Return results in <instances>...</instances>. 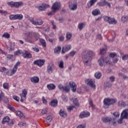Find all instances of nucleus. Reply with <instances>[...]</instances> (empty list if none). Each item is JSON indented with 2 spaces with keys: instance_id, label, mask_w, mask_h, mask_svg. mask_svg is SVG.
Here are the masks:
<instances>
[{
  "instance_id": "nucleus-32",
  "label": "nucleus",
  "mask_w": 128,
  "mask_h": 128,
  "mask_svg": "<svg viewBox=\"0 0 128 128\" xmlns=\"http://www.w3.org/2000/svg\"><path fill=\"white\" fill-rule=\"evenodd\" d=\"M10 122V117L6 116L2 120V124H4L6 122Z\"/></svg>"
},
{
  "instance_id": "nucleus-55",
  "label": "nucleus",
  "mask_w": 128,
  "mask_h": 128,
  "mask_svg": "<svg viewBox=\"0 0 128 128\" xmlns=\"http://www.w3.org/2000/svg\"><path fill=\"white\" fill-rule=\"evenodd\" d=\"M50 22L52 26V28L56 30V26L54 24V21L52 20L50 21Z\"/></svg>"
},
{
  "instance_id": "nucleus-28",
  "label": "nucleus",
  "mask_w": 128,
  "mask_h": 128,
  "mask_svg": "<svg viewBox=\"0 0 128 128\" xmlns=\"http://www.w3.org/2000/svg\"><path fill=\"white\" fill-rule=\"evenodd\" d=\"M47 88L49 90H52L56 88V86L52 84L47 85Z\"/></svg>"
},
{
  "instance_id": "nucleus-15",
  "label": "nucleus",
  "mask_w": 128,
  "mask_h": 128,
  "mask_svg": "<svg viewBox=\"0 0 128 128\" xmlns=\"http://www.w3.org/2000/svg\"><path fill=\"white\" fill-rule=\"evenodd\" d=\"M86 83L87 84L90 86L91 88H96V85L94 84V82L92 79L86 80Z\"/></svg>"
},
{
  "instance_id": "nucleus-39",
  "label": "nucleus",
  "mask_w": 128,
  "mask_h": 128,
  "mask_svg": "<svg viewBox=\"0 0 128 128\" xmlns=\"http://www.w3.org/2000/svg\"><path fill=\"white\" fill-rule=\"evenodd\" d=\"M106 52V48H102L100 49V54H104Z\"/></svg>"
},
{
  "instance_id": "nucleus-30",
  "label": "nucleus",
  "mask_w": 128,
  "mask_h": 128,
  "mask_svg": "<svg viewBox=\"0 0 128 128\" xmlns=\"http://www.w3.org/2000/svg\"><path fill=\"white\" fill-rule=\"evenodd\" d=\"M16 116H19V118H24V115L22 112H20V111H16Z\"/></svg>"
},
{
  "instance_id": "nucleus-57",
  "label": "nucleus",
  "mask_w": 128,
  "mask_h": 128,
  "mask_svg": "<svg viewBox=\"0 0 128 128\" xmlns=\"http://www.w3.org/2000/svg\"><path fill=\"white\" fill-rule=\"evenodd\" d=\"M2 100L3 102H8V99L6 97H4L3 96Z\"/></svg>"
},
{
  "instance_id": "nucleus-23",
  "label": "nucleus",
  "mask_w": 128,
  "mask_h": 128,
  "mask_svg": "<svg viewBox=\"0 0 128 128\" xmlns=\"http://www.w3.org/2000/svg\"><path fill=\"white\" fill-rule=\"evenodd\" d=\"M30 80H31L33 84H38V82H40V78L38 76H33L30 78Z\"/></svg>"
},
{
  "instance_id": "nucleus-24",
  "label": "nucleus",
  "mask_w": 128,
  "mask_h": 128,
  "mask_svg": "<svg viewBox=\"0 0 128 128\" xmlns=\"http://www.w3.org/2000/svg\"><path fill=\"white\" fill-rule=\"evenodd\" d=\"M100 14V11L99 10V9H95L94 10H93V11L92 12V14L93 16H98V14Z\"/></svg>"
},
{
  "instance_id": "nucleus-14",
  "label": "nucleus",
  "mask_w": 128,
  "mask_h": 128,
  "mask_svg": "<svg viewBox=\"0 0 128 128\" xmlns=\"http://www.w3.org/2000/svg\"><path fill=\"white\" fill-rule=\"evenodd\" d=\"M97 4H98L99 6H108L109 8H110V3H108L106 0H102L101 2H98Z\"/></svg>"
},
{
  "instance_id": "nucleus-56",
  "label": "nucleus",
  "mask_w": 128,
  "mask_h": 128,
  "mask_svg": "<svg viewBox=\"0 0 128 128\" xmlns=\"http://www.w3.org/2000/svg\"><path fill=\"white\" fill-rule=\"evenodd\" d=\"M116 78V77L114 76H111L110 78V81L109 82H114V80Z\"/></svg>"
},
{
  "instance_id": "nucleus-19",
  "label": "nucleus",
  "mask_w": 128,
  "mask_h": 128,
  "mask_svg": "<svg viewBox=\"0 0 128 128\" xmlns=\"http://www.w3.org/2000/svg\"><path fill=\"white\" fill-rule=\"evenodd\" d=\"M72 48V46L70 45H67L64 47H62V54H66V52H68Z\"/></svg>"
},
{
  "instance_id": "nucleus-7",
  "label": "nucleus",
  "mask_w": 128,
  "mask_h": 128,
  "mask_svg": "<svg viewBox=\"0 0 128 128\" xmlns=\"http://www.w3.org/2000/svg\"><path fill=\"white\" fill-rule=\"evenodd\" d=\"M8 4L11 6V8H20V6H22V4H24L22 2H8Z\"/></svg>"
},
{
  "instance_id": "nucleus-12",
  "label": "nucleus",
  "mask_w": 128,
  "mask_h": 128,
  "mask_svg": "<svg viewBox=\"0 0 128 128\" xmlns=\"http://www.w3.org/2000/svg\"><path fill=\"white\" fill-rule=\"evenodd\" d=\"M60 8V2H55L52 6V10L55 12H58Z\"/></svg>"
},
{
  "instance_id": "nucleus-58",
  "label": "nucleus",
  "mask_w": 128,
  "mask_h": 128,
  "mask_svg": "<svg viewBox=\"0 0 128 128\" xmlns=\"http://www.w3.org/2000/svg\"><path fill=\"white\" fill-rule=\"evenodd\" d=\"M122 60H128V54L124 55L122 57Z\"/></svg>"
},
{
  "instance_id": "nucleus-25",
  "label": "nucleus",
  "mask_w": 128,
  "mask_h": 128,
  "mask_svg": "<svg viewBox=\"0 0 128 128\" xmlns=\"http://www.w3.org/2000/svg\"><path fill=\"white\" fill-rule=\"evenodd\" d=\"M60 114L62 118H66V116H68V114H66V111H64V110L62 109L60 110Z\"/></svg>"
},
{
  "instance_id": "nucleus-60",
  "label": "nucleus",
  "mask_w": 128,
  "mask_h": 128,
  "mask_svg": "<svg viewBox=\"0 0 128 128\" xmlns=\"http://www.w3.org/2000/svg\"><path fill=\"white\" fill-rule=\"evenodd\" d=\"M113 115L114 116H115V118H118V116H120V113L116 112L113 113Z\"/></svg>"
},
{
  "instance_id": "nucleus-6",
  "label": "nucleus",
  "mask_w": 128,
  "mask_h": 128,
  "mask_svg": "<svg viewBox=\"0 0 128 128\" xmlns=\"http://www.w3.org/2000/svg\"><path fill=\"white\" fill-rule=\"evenodd\" d=\"M104 20L107 22L109 24H116L117 22L116 20L114 18H112L108 16H104Z\"/></svg>"
},
{
  "instance_id": "nucleus-1",
  "label": "nucleus",
  "mask_w": 128,
  "mask_h": 128,
  "mask_svg": "<svg viewBox=\"0 0 128 128\" xmlns=\"http://www.w3.org/2000/svg\"><path fill=\"white\" fill-rule=\"evenodd\" d=\"M82 56L84 64H88V62H90V60L92 59V56H94L96 54L90 50H84Z\"/></svg>"
},
{
  "instance_id": "nucleus-37",
  "label": "nucleus",
  "mask_w": 128,
  "mask_h": 128,
  "mask_svg": "<svg viewBox=\"0 0 128 128\" xmlns=\"http://www.w3.org/2000/svg\"><path fill=\"white\" fill-rule=\"evenodd\" d=\"M24 18V16L22 14H16V20H22Z\"/></svg>"
},
{
  "instance_id": "nucleus-36",
  "label": "nucleus",
  "mask_w": 128,
  "mask_h": 128,
  "mask_svg": "<svg viewBox=\"0 0 128 128\" xmlns=\"http://www.w3.org/2000/svg\"><path fill=\"white\" fill-rule=\"evenodd\" d=\"M118 106H122L123 108H124V106H126V102H124V101H120L118 103Z\"/></svg>"
},
{
  "instance_id": "nucleus-35",
  "label": "nucleus",
  "mask_w": 128,
  "mask_h": 128,
  "mask_svg": "<svg viewBox=\"0 0 128 128\" xmlns=\"http://www.w3.org/2000/svg\"><path fill=\"white\" fill-rule=\"evenodd\" d=\"M72 34L70 32H67L66 34V38L68 40H70V38H72Z\"/></svg>"
},
{
  "instance_id": "nucleus-17",
  "label": "nucleus",
  "mask_w": 128,
  "mask_h": 128,
  "mask_svg": "<svg viewBox=\"0 0 128 128\" xmlns=\"http://www.w3.org/2000/svg\"><path fill=\"white\" fill-rule=\"evenodd\" d=\"M0 54H5V56H6V58L8 60H12V58H14V55L8 54V53L2 51V50H0Z\"/></svg>"
},
{
  "instance_id": "nucleus-53",
  "label": "nucleus",
  "mask_w": 128,
  "mask_h": 128,
  "mask_svg": "<svg viewBox=\"0 0 128 128\" xmlns=\"http://www.w3.org/2000/svg\"><path fill=\"white\" fill-rule=\"evenodd\" d=\"M112 85V82H110V81H109L106 83V88H111Z\"/></svg>"
},
{
  "instance_id": "nucleus-10",
  "label": "nucleus",
  "mask_w": 128,
  "mask_h": 128,
  "mask_svg": "<svg viewBox=\"0 0 128 128\" xmlns=\"http://www.w3.org/2000/svg\"><path fill=\"white\" fill-rule=\"evenodd\" d=\"M26 94H28V90H26V89L23 90H22V94H20V96L21 98L20 102H24V100H26Z\"/></svg>"
},
{
  "instance_id": "nucleus-18",
  "label": "nucleus",
  "mask_w": 128,
  "mask_h": 128,
  "mask_svg": "<svg viewBox=\"0 0 128 128\" xmlns=\"http://www.w3.org/2000/svg\"><path fill=\"white\" fill-rule=\"evenodd\" d=\"M20 64V62H18L16 63V64L14 65V68L12 70V72H11L12 74H14L15 72H16V70H18V66Z\"/></svg>"
},
{
  "instance_id": "nucleus-33",
  "label": "nucleus",
  "mask_w": 128,
  "mask_h": 128,
  "mask_svg": "<svg viewBox=\"0 0 128 128\" xmlns=\"http://www.w3.org/2000/svg\"><path fill=\"white\" fill-rule=\"evenodd\" d=\"M61 50H62V48L60 46H58L54 48V52L55 54H60V52Z\"/></svg>"
},
{
  "instance_id": "nucleus-21",
  "label": "nucleus",
  "mask_w": 128,
  "mask_h": 128,
  "mask_svg": "<svg viewBox=\"0 0 128 128\" xmlns=\"http://www.w3.org/2000/svg\"><path fill=\"white\" fill-rule=\"evenodd\" d=\"M122 118H128V108L125 109L121 114Z\"/></svg>"
},
{
  "instance_id": "nucleus-46",
  "label": "nucleus",
  "mask_w": 128,
  "mask_h": 128,
  "mask_svg": "<svg viewBox=\"0 0 128 128\" xmlns=\"http://www.w3.org/2000/svg\"><path fill=\"white\" fill-rule=\"evenodd\" d=\"M3 38H10V35L8 32H5L4 34L2 35Z\"/></svg>"
},
{
  "instance_id": "nucleus-61",
  "label": "nucleus",
  "mask_w": 128,
  "mask_h": 128,
  "mask_svg": "<svg viewBox=\"0 0 128 128\" xmlns=\"http://www.w3.org/2000/svg\"><path fill=\"white\" fill-rule=\"evenodd\" d=\"M13 98L16 102H20V98L16 96H13Z\"/></svg>"
},
{
  "instance_id": "nucleus-51",
  "label": "nucleus",
  "mask_w": 128,
  "mask_h": 128,
  "mask_svg": "<svg viewBox=\"0 0 128 128\" xmlns=\"http://www.w3.org/2000/svg\"><path fill=\"white\" fill-rule=\"evenodd\" d=\"M8 108L9 110H12V112H16V110L14 107L8 104Z\"/></svg>"
},
{
  "instance_id": "nucleus-62",
  "label": "nucleus",
  "mask_w": 128,
  "mask_h": 128,
  "mask_svg": "<svg viewBox=\"0 0 128 128\" xmlns=\"http://www.w3.org/2000/svg\"><path fill=\"white\" fill-rule=\"evenodd\" d=\"M89 104L91 107H92V108H94V106L92 104V101L90 100H89Z\"/></svg>"
},
{
  "instance_id": "nucleus-50",
  "label": "nucleus",
  "mask_w": 128,
  "mask_h": 128,
  "mask_svg": "<svg viewBox=\"0 0 128 128\" xmlns=\"http://www.w3.org/2000/svg\"><path fill=\"white\" fill-rule=\"evenodd\" d=\"M56 12L54 10H52V12H50L48 13V16H54Z\"/></svg>"
},
{
  "instance_id": "nucleus-49",
  "label": "nucleus",
  "mask_w": 128,
  "mask_h": 128,
  "mask_svg": "<svg viewBox=\"0 0 128 128\" xmlns=\"http://www.w3.org/2000/svg\"><path fill=\"white\" fill-rule=\"evenodd\" d=\"M96 2H98V0H90V1L89 2L90 6H94V4Z\"/></svg>"
},
{
  "instance_id": "nucleus-43",
  "label": "nucleus",
  "mask_w": 128,
  "mask_h": 128,
  "mask_svg": "<svg viewBox=\"0 0 128 128\" xmlns=\"http://www.w3.org/2000/svg\"><path fill=\"white\" fill-rule=\"evenodd\" d=\"M73 102L74 104L76 105L77 106H80V104H78V98H74L73 99Z\"/></svg>"
},
{
  "instance_id": "nucleus-4",
  "label": "nucleus",
  "mask_w": 128,
  "mask_h": 128,
  "mask_svg": "<svg viewBox=\"0 0 128 128\" xmlns=\"http://www.w3.org/2000/svg\"><path fill=\"white\" fill-rule=\"evenodd\" d=\"M98 64L100 66H108L110 64V62L108 58L102 56L98 60Z\"/></svg>"
},
{
  "instance_id": "nucleus-48",
  "label": "nucleus",
  "mask_w": 128,
  "mask_h": 128,
  "mask_svg": "<svg viewBox=\"0 0 128 128\" xmlns=\"http://www.w3.org/2000/svg\"><path fill=\"white\" fill-rule=\"evenodd\" d=\"M76 54V50H72L71 52H70L69 55L70 56H74V55Z\"/></svg>"
},
{
  "instance_id": "nucleus-38",
  "label": "nucleus",
  "mask_w": 128,
  "mask_h": 128,
  "mask_svg": "<svg viewBox=\"0 0 128 128\" xmlns=\"http://www.w3.org/2000/svg\"><path fill=\"white\" fill-rule=\"evenodd\" d=\"M22 54V51L18 50L14 52V56H20V55Z\"/></svg>"
},
{
  "instance_id": "nucleus-34",
  "label": "nucleus",
  "mask_w": 128,
  "mask_h": 128,
  "mask_svg": "<svg viewBox=\"0 0 128 128\" xmlns=\"http://www.w3.org/2000/svg\"><path fill=\"white\" fill-rule=\"evenodd\" d=\"M40 42L43 48H46V40H44L40 38Z\"/></svg>"
},
{
  "instance_id": "nucleus-64",
  "label": "nucleus",
  "mask_w": 128,
  "mask_h": 128,
  "mask_svg": "<svg viewBox=\"0 0 128 128\" xmlns=\"http://www.w3.org/2000/svg\"><path fill=\"white\" fill-rule=\"evenodd\" d=\"M38 10H46L44 9V6L42 4L40 6L38 7Z\"/></svg>"
},
{
  "instance_id": "nucleus-13",
  "label": "nucleus",
  "mask_w": 128,
  "mask_h": 128,
  "mask_svg": "<svg viewBox=\"0 0 128 128\" xmlns=\"http://www.w3.org/2000/svg\"><path fill=\"white\" fill-rule=\"evenodd\" d=\"M46 61L44 60L40 59L38 60H36L34 61V64L38 66H42L44 64V62Z\"/></svg>"
},
{
  "instance_id": "nucleus-22",
  "label": "nucleus",
  "mask_w": 128,
  "mask_h": 128,
  "mask_svg": "<svg viewBox=\"0 0 128 128\" xmlns=\"http://www.w3.org/2000/svg\"><path fill=\"white\" fill-rule=\"evenodd\" d=\"M54 70V66L52 64H49L47 66V72L48 74H52Z\"/></svg>"
},
{
  "instance_id": "nucleus-29",
  "label": "nucleus",
  "mask_w": 128,
  "mask_h": 128,
  "mask_svg": "<svg viewBox=\"0 0 128 128\" xmlns=\"http://www.w3.org/2000/svg\"><path fill=\"white\" fill-rule=\"evenodd\" d=\"M50 106L53 108H56L58 106V100H52L50 102Z\"/></svg>"
},
{
  "instance_id": "nucleus-54",
  "label": "nucleus",
  "mask_w": 128,
  "mask_h": 128,
  "mask_svg": "<svg viewBox=\"0 0 128 128\" xmlns=\"http://www.w3.org/2000/svg\"><path fill=\"white\" fill-rule=\"evenodd\" d=\"M74 106H69L68 107L67 110H68V112H72V110H74Z\"/></svg>"
},
{
  "instance_id": "nucleus-52",
  "label": "nucleus",
  "mask_w": 128,
  "mask_h": 128,
  "mask_svg": "<svg viewBox=\"0 0 128 128\" xmlns=\"http://www.w3.org/2000/svg\"><path fill=\"white\" fill-rule=\"evenodd\" d=\"M44 24V22L42 20H37V26H42Z\"/></svg>"
},
{
  "instance_id": "nucleus-27",
  "label": "nucleus",
  "mask_w": 128,
  "mask_h": 128,
  "mask_svg": "<svg viewBox=\"0 0 128 128\" xmlns=\"http://www.w3.org/2000/svg\"><path fill=\"white\" fill-rule=\"evenodd\" d=\"M86 24L84 22L80 23L78 24V30H82V28H84V26H86Z\"/></svg>"
},
{
  "instance_id": "nucleus-44",
  "label": "nucleus",
  "mask_w": 128,
  "mask_h": 128,
  "mask_svg": "<svg viewBox=\"0 0 128 128\" xmlns=\"http://www.w3.org/2000/svg\"><path fill=\"white\" fill-rule=\"evenodd\" d=\"M9 18L11 20H16V14H12Z\"/></svg>"
},
{
  "instance_id": "nucleus-45",
  "label": "nucleus",
  "mask_w": 128,
  "mask_h": 128,
  "mask_svg": "<svg viewBox=\"0 0 128 128\" xmlns=\"http://www.w3.org/2000/svg\"><path fill=\"white\" fill-rule=\"evenodd\" d=\"M101 76L102 74L100 72H96L95 74V78H96L100 79Z\"/></svg>"
},
{
  "instance_id": "nucleus-8",
  "label": "nucleus",
  "mask_w": 128,
  "mask_h": 128,
  "mask_svg": "<svg viewBox=\"0 0 128 128\" xmlns=\"http://www.w3.org/2000/svg\"><path fill=\"white\" fill-rule=\"evenodd\" d=\"M102 120L104 122H105L106 124H114L116 123V121H114V119H112V118L110 117H103L102 118Z\"/></svg>"
},
{
  "instance_id": "nucleus-40",
  "label": "nucleus",
  "mask_w": 128,
  "mask_h": 128,
  "mask_svg": "<svg viewBox=\"0 0 128 128\" xmlns=\"http://www.w3.org/2000/svg\"><path fill=\"white\" fill-rule=\"evenodd\" d=\"M122 22H128V16H124L122 18Z\"/></svg>"
},
{
  "instance_id": "nucleus-63",
  "label": "nucleus",
  "mask_w": 128,
  "mask_h": 128,
  "mask_svg": "<svg viewBox=\"0 0 128 128\" xmlns=\"http://www.w3.org/2000/svg\"><path fill=\"white\" fill-rule=\"evenodd\" d=\"M86 124H82L78 126L76 128H86Z\"/></svg>"
},
{
  "instance_id": "nucleus-20",
  "label": "nucleus",
  "mask_w": 128,
  "mask_h": 128,
  "mask_svg": "<svg viewBox=\"0 0 128 128\" xmlns=\"http://www.w3.org/2000/svg\"><path fill=\"white\" fill-rule=\"evenodd\" d=\"M22 56L24 58H32V54L28 52V51H25L24 52H22Z\"/></svg>"
},
{
  "instance_id": "nucleus-2",
  "label": "nucleus",
  "mask_w": 128,
  "mask_h": 128,
  "mask_svg": "<svg viewBox=\"0 0 128 128\" xmlns=\"http://www.w3.org/2000/svg\"><path fill=\"white\" fill-rule=\"evenodd\" d=\"M58 86V88L60 90L66 92H70V87L73 92H76V85L75 82H69V86L66 85V86H63L62 84H59Z\"/></svg>"
},
{
  "instance_id": "nucleus-31",
  "label": "nucleus",
  "mask_w": 128,
  "mask_h": 128,
  "mask_svg": "<svg viewBox=\"0 0 128 128\" xmlns=\"http://www.w3.org/2000/svg\"><path fill=\"white\" fill-rule=\"evenodd\" d=\"M30 22L32 24H34V26H38V20H34V18H30L28 19Z\"/></svg>"
},
{
  "instance_id": "nucleus-5",
  "label": "nucleus",
  "mask_w": 128,
  "mask_h": 128,
  "mask_svg": "<svg viewBox=\"0 0 128 128\" xmlns=\"http://www.w3.org/2000/svg\"><path fill=\"white\" fill-rule=\"evenodd\" d=\"M116 100L114 98H105L104 100V106L105 108H108L110 104H116Z\"/></svg>"
},
{
  "instance_id": "nucleus-47",
  "label": "nucleus",
  "mask_w": 128,
  "mask_h": 128,
  "mask_svg": "<svg viewBox=\"0 0 128 128\" xmlns=\"http://www.w3.org/2000/svg\"><path fill=\"white\" fill-rule=\"evenodd\" d=\"M46 112H48V108H45L42 109V111L41 116H44V114H46Z\"/></svg>"
},
{
  "instance_id": "nucleus-16",
  "label": "nucleus",
  "mask_w": 128,
  "mask_h": 128,
  "mask_svg": "<svg viewBox=\"0 0 128 128\" xmlns=\"http://www.w3.org/2000/svg\"><path fill=\"white\" fill-rule=\"evenodd\" d=\"M90 114L88 112H82L80 114V118H88V116H90Z\"/></svg>"
},
{
  "instance_id": "nucleus-41",
  "label": "nucleus",
  "mask_w": 128,
  "mask_h": 128,
  "mask_svg": "<svg viewBox=\"0 0 128 128\" xmlns=\"http://www.w3.org/2000/svg\"><path fill=\"white\" fill-rule=\"evenodd\" d=\"M3 88L4 90H9L10 86H8V84L5 82L3 84Z\"/></svg>"
},
{
  "instance_id": "nucleus-3",
  "label": "nucleus",
  "mask_w": 128,
  "mask_h": 128,
  "mask_svg": "<svg viewBox=\"0 0 128 128\" xmlns=\"http://www.w3.org/2000/svg\"><path fill=\"white\" fill-rule=\"evenodd\" d=\"M26 38L24 40L27 42H30V44H34V42H36L38 40V34L37 33H34L32 36H30V32H28L25 34Z\"/></svg>"
},
{
  "instance_id": "nucleus-42",
  "label": "nucleus",
  "mask_w": 128,
  "mask_h": 128,
  "mask_svg": "<svg viewBox=\"0 0 128 128\" xmlns=\"http://www.w3.org/2000/svg\"><path fill=\"white\" fill-rule=\"evenodd\" d=\"M58 66L60 68H64V61L60 60V62H58Z\"/></svg>"
},
{
  "instance_id": "nucleus-26",
  "label": "nucleus",
  "mask_w": 128,
  "mask_h": 128,
  "mask_svg": "<svg viewBox=\"0 0 128 128\" xmlns=\"http://www.w3.org/2000/svg\"><path fill=\"white\" fill-rule=\"evenodd\" d=\"M52 120V116H48L46 117L44 122L45 124H48Z\"/></svg>"
},
{
  "instance_id": "nucleus-9",
  "label": "nucleus",
  "mask_w": 128,
  "mask_h": 128,
  "mask_svg": "<svg viewBox=\"0 0 128 128\" xmlns=\"http://www.w3.org/2000/svg\"><path fill=\"white\" fill-rule=\"evenodd\" d=\"M0 72H3L4 76L6 74H8V76H14V74H12V70H11L8 71V70L5 67H1L0 68Z\"/></svg>"
},
{
  "instance_id": "nucleus-11",
  "label": "nucleus",
  "mask_w": 128,
  "mask_h": 128,
  "mask_svg": "<svg viewBox=\"0 0 128 128\" xmlns=\"http://www.w3.org/2000/svg\"><path fill=\"white\" fill-rule=\"evenodd\" d=\"M68 6L70 10H76L78 8V3L76 2H69Z\"/></svg>"
},
{
  "instance_id": "nucleus-59",
  "label": "nucleus",
  "mask_w": 128,
  "mask_h": 128,
  "mask_svg": "<svg viewBox=\"0 0 128 128\" xmlns=\"http://www.w3.org/2000/svg\"><path fill=\"white\" fill-rule=\"evenodd\" d=\"M42 4L44 10H46V8H50V5L48 4Z\"/></svg>"
}]
</instances>
